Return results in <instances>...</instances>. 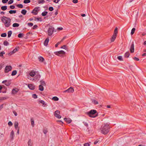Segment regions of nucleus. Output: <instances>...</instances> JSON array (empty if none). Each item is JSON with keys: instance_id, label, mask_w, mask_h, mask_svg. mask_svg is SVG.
Wrapping results in <instances>:
<instances>
[{"instance_id": "obj_1", "label": "nucleus", "mask_w": 146, "mask_h": 146, "mask_svg": "<svg viewBox=\"0 0 146 146\" xmlns=\"http://www.w3.org/2000/svg\"><path fill=\"white\" fill-rule=\"evenodd\" d=\"M1 20L5 27H8L10 26L11 19L10 18L3 16L1 18Z\"/></svg>"}, {"instance_id": "obj_2", "label": "nucleus", "mask_w": 146, "mask_h": 146, "mask_svg": "<svg viewBox=\"0 0 146 146\" xmlns=\"http://www.w3.org/2000/svg\"><path fill=\"white\" fill-rule=\"evenodd\" d=\"M110 127L109 125L105 124L101 127V132L105 135L107 134L109 131Z\"/></svg>"}, {"instance_id": "obj_3", "label": "nucleus", "mask_w": 146, "mask_h": 146, "mask_svg": "<svg viewBox=\"0 0 146 146\" xmlns=\"http://www.w3.org/2000/svg\"><path fill=\"white\" fill-rule=\"evenodd\" d=\"M87 113L89 117H96L98 115L96 111L94 110H91L90 111L87 112Z\"/></svg>"}, {"instance_id": "obj_4", "label": "nucleus", "mask_w": 146, "mask_h": 146, "mask_svg": "<svg viewBox=\"0 0 146 146\" xmlns=\"http://www.w3.org/2000/svg\"><path fill=\"white\" fill-rule=\"evenodd\" d=\"M54 28L52 26H50L48 30V34L49 36H51L53 33Z\"/></svg>"}, {"instance_id": "obj_5", "label": "nucleus", "mask_w": 146, "mask_h": 146, "mask_svg": "<svg viewBox=\"0 0 146 146\" xmlns=\"http://www.w3.org/2000/svg\"><path fill=\"white\" fill-rule=\"evenodd\" d=\"M12 68V66L10 65L6 66L5 69V72H8L9 71H11V70Z\"/></svg>"}, {"instance_id": "obj_6", "label": "nucleus", "mask_w": 146, "mask_h": 146, "mask_svg": "<svg viewBox=\"0 0 146 146\" xmlns=\"http://www.w3.org/2000/svg\"><path fill=\"white\" fill-rule=\"evenodd\" d=\"M65 52L63 50H60L55 52V54L59 56H62L63 55L65 54Z\"/></svg>"}, {"instance_id": "obj_7", "label": "nucleus", "mask_w": 146, "mask_h": 146, "mask_svg": "<svg viewBox=\"0 0 146 146\" xmlns=\"http://www.w3.org/2000/svg\"><path fill=\"white\" fill-rule=\"evenodd\" d=\"M74 91V90L73 88L71 87L67 90H64L63 91L64 93L68 92V93H72Z\"/></svg>"}, {"instance_id": "obj_8", "label": "nucleus", "mask_w": 146, "mask_h": 146, "mask_svg": "<svg viewBox=\"0 0 146 146\" xmlns=\"http://www.w3.org/2000/svg\"><path fill=\"white\" fill-rule=\"evenodd\" d=\"M39 8V7H36L32 11L31 13L35 15H36L38 13V11H39L38 9Z\"/></svg>"}, {"instance_id": "obj_9", "label": "nucleus", "mask_w": 146, "mask_h": 146, "mask_svg": "<svg viewBox=\"0 0 146 146\" xmlns=\"http://www.w3.org/2000/svg\"><path fill=\"white\" fill-rule=\"evenodd\" d=\"M60 114V111L58 110H56L54 112V115L56 117L60 119L61 118V116L59 115Z\"/></svg>"}, {"instance_id": "obj_10", "label": "nucleus", "mask_w": 146, "mask_h": 146, "mask_svg": "<svg viewBox=\"0 0 146 146\" xmlns=\"http://www.w3.org/2000/svg\"><path fill=\"white\" fill-rule=\"evenodd\" d=\"M3 83H5V85L7 86H9L11 84V80H5L2 82Z\"/></svg>"}, {"instance_id": "obj_11", "label": "nucleus", "mask_w": 146, "mask_h": 146, "mask_svg": "<svg viewBox=\"0 0 146 146\" xmlns=\"http://www.w3.org/2000/svg\"><path fill=\"white\" fill-rule=\"evenodd\" d=\"M130 50L131 53H133L134 52V44L133 42H132Z\"/></svg>"}, {"instance_id": "obj_12", "label": "nucleus", "mask_w": 146, "mask_h": 146, "mask_svg": "<svg viewBox=\"0 0 146 146\" xmlns=\"http://www.w3.org/2000/svg\"><path fill=\"white\" fill-rule=\"evenodd\" d=\"M28 87L30 89L34 90L35 89V86L33 84H29L28 85Z\"/></svg>"}, {"instance_id": "obj_13", "label": "nucleus", "mask_w": 146, "mask_h": 146, "mask_svg": "<svg viewBox=\"0 0 146 146\" xmlns=\"http://www.w3.org/2000/svg\"><path fill=\"white\" fill-rule=\"evenodd\" d=\"M19 90L17 88H13L12 91V94H17L19 91Z\"/></svg>"}, {"instance_id": "obj_14", "label": "nucleus", "mask_w": 146, "mask_h": 146, "mask_svg": "<svg viewBox=\"0 0 146 146\" xmlns=\"http://www.w3.org/2000/svg\"><path fill=\"white\" fill-rule=\"evenodd\" d=\"M40 77V76L39 74L36 75L35 77V78L33 79L32 80L33 81V80H34L36 81L37 80H38L39 79Z\"/></svg>"}, {"instance_id": "obj_15", "label": "nucleus", "mask_w": 146, "mask_h": 146, "mask_svg": "<svg viewBox=\"0 0 146 146\" xmlns=\"http://www.w3.org/2000/svg\"><path fill=\"white\" fill-rule=\"evenodd\" d=\"M64 120L68 123H70L72 121L71 119L69 118H64Z\"/></svg>"}, {"instance_id": "obj_16", "label": "nucleus", "mask_w": 146, "mask_h": 146, "mask_svg": "<svg viewBox=\"0 0 146 146\" xmlns=\"http://www.w3.org/2000/svg\"><path fill=\"white\" fill-rule=\"evenodd\" d=\"M49 41V38L48 37L45 40L44 44L45 46H47L48 45V43Z\"/></svg>"}, {"instance_id": "obj_17", "label": "nucleus", "mask_w": 146, "mask_h": 146, "mask_svg": "<svg viewBox=\"0 0 146 146\" xmlns=\"http://www.w3.org/2000/svg\"><path fill=\"white\" fill-rule=\"evenodd\" d=\"M10 137L12 140H13L14 136V133L13 130H12L10 134Z\"/></svg>"}, {"instance_id": "obj_18", "label": "nucleus", "mask_w": 146, "mask_h": 146, "mask_svg": "<svg viewBox=\"0 0 146 146\" xmlns=\"http://www.w3.org/2000/svg\"><path fill=\"white\" fill-rule=\"evenodd\" d=\"M29 75L32 77H34L36 75V72L31 71L29 73Z\"/></svg>"}, {"instance_id": "obj_19", "label": "nucleus", "mask_w": 146, "mask_h": 146, "mask_svg": "<svg viewBox=\"0 0 146 146\" xmlns=\"http://www.w3.org/2000/svg\"><path fill=\"white\" fill-rule=\"evenodd\" d=\"M117 36L113 35L111 38V42H112L114 41L115 40Z\"/></svg>"}, {"instance_id": "obj_20", "label": "nucleus", "mask_w": 146, "mask_h": 146, "mask_svg": "<svg viewBox=\"0 0 146 146\" xmlns=\"http://www.w3.org/2000/svg\"><path fill=\"white\" fill-rule=\"evenodd\" d=\"M14 125L15 128L16 129H18V122L17 121H15L14 123Z\"/></svg>"}, {"instance_id": "obj_21", "label": "nucleus", "mask_w": 146, "mask_h": 146, "mask_svg": "<svg viewBox=\"0 0 146 146\" xmlns=\"http://www.w3.org/2000/svg\"><path fill=\"white\" fill-rule=\"evenodd\" d=\"M117 27H116L115 29L114 30V32H113V35H115L117 36V34L118 31H117Z\"/></svg>"}, {"instance_id": "obj_22", "label": "nucleus", "mask_w": 146, "mask_h": 146, "mask_svg": "<svg viewBox=\"0 0 146 146\" xmlns=\"http://www.w3.org/2000/svg\"><path fill=\"white\" fill-rule=\"evenodd\" d=\"M44 87L42 85H40L39 86V90L40 91H42L44 90Z\"/></svg>"}, {"instance_id": "obj_23", "label": "nucleus", "mask_w": 146, "mask_h": 146, "mask_svg": "<svg viewBox=\"0 0 146 146\" xmlns=\"http://www.w3.org/2000/svg\"><path fill=\"white\" fill-rule=\"evenodd\" d=\"M130 55V54L129 52H126L124 56L125 57H126L127 58L129 57Z\"/></svg>"}, {"instance_id": "obj_24", "label": "nucleus", "mask_w": 146, "mask_h": 146, "mask_svg": "<svg viewBox=\"0 0 146 146\" xmlns=\"http://www.w3.org/2000/svg\"><path fill=\"white\" fill-rule=\"evenodd\" d=\"M28 144L29 146H32V141L31 139H29L28 142Z\"/></svg>"}, {"instance_id": "obj_25", "label": "nucleus", "mask_w": 146, "mask_h": 146, "mask_svg": "<svg viewBox=\"0 0 146 146\" xmlns=\"http://www.w3.org/2000/svg\"><path fill=\"white\" fill-rule=\"evenodd\" d=\"M27 12V11L25 9H23L21 11V13L23 15H25L26 14Z\"/></svg>"}, {"instance_id": "obj_26", "label": "nucleus", "mask_w": 146, "mask_h": 146, "mask_svg": "<svg viewBox=\"0 0 146 146\" xmlns=\"http://www.w3.org/2000/svg\"><path fill=\"white\" fill-rule=\"evenodd\" d=\"M7 8V7L6 6H2L1 7V9L3 11L6 10Z\"/></svg>"}, {"instance_id": "obj_27", "label": "nucleus", "mask_w": 146, "mask_h": 146, "mask_svg": "<svg viewBox=\"0 0 146 146\" xmlns=\"http://www.w3.org/2000/svg\"><path fill=\"white\" fill-rule=\"evenodd\" d=\"M19 47H16L12 51L13 52V53H15L16 52L19 50Z\"/></svg>"}, {"instance_id": "obj_28", "label": "nucleus", "mask_w": 146, "mask_h": 146, "mask_svg": "<svg viewBox=\"0 0 146 146\" xmlns=\"http://www.w3.org/2000/svg\"><path fill=\"white\" fill-rule=\"evenodd\" d=\"M40 83L42 85L45 86L46 85L44 81H43V80H41L40 81Z\"/></svg>"}, {"instance_id": "obj_29", "label": "nucleus", "mask_w": 146, "mask_h": 146, "mask_svg": "<svg viewBox=\"0 0 146 146\" xmlns=\"http://www.w3.org/2000/svg\"><path fill=\"white\" fill-rule=\"evenodd\" d=\"M12 34V32L11 31H9L8 33V37L9 38L11 37V35Z\"/></svg>"}, {"instance_id": "obj_30", "label": "nucleus", "mask_w": 146, "mask_h": 146, "mask_svg": "<svg viewBox=\"0 0 146 146\" xmlns=\"http://www.w3.org/2000/svg\"><path fill=\"white\" fill-rule=\"evenodd\" d=\"M19 25V24L17 23H14L13 25V27H18Z\"/></svg>"}, {"instance_id": "obj_31", "label": "nucleus", "mask_w": 146, "mask_h": 146, "mask_svg": "<svg viewBox=\"0 0 146 146\" xmlns=\"http://www.w3.org/2000/svg\"><path fill=\"white\" fill-rule=\"evenodd\" d=\"M39 102H40V103H41L43 105L44 107L45 106L46 104H45L44 102V101L42 100H40L39 101Z\"/></svg>"}, {"instance_id": "obj_32", "label": "nucleus", "mask_w": 146, "mask_h": 146, "mask_svg": "<svg viewBox=\"0 0 146 146\" xmlns=\"http://www.w3.org/2000/svg\"><path fill=\"white\" fill-rule=\"evenodd\" d=\"M9 13L11 14L15 13H16V10H10L9 11Z\"/></svg>"}, {"instance_id": "obj_33", "label": "nucleus", "mask_w": 146, "mask_h": 146, "mask_svg": "<svg viewBox=\"0 0 146 146\" xmlns=\"http://www.w3.org/2000/svg\"><path fill=\"white\" fill-rule=\"evenodd\" d=\"M135 31V28H133L131 30V35H133Z\"/></svg>"}, {"instance_id": "obj_34", "label": "nucleus", "mask_w": 146, "mask_h": 146, "mask_svg": "<svg viewBox=\"0 0 146 146\" xmlns=\"http://www.w3.org/2000/svg\"><path fill=\"white\" fill-rule=\"evenodd\" d=\"M17 73V71L16 70L13 71L11 74V75L13 76L15 75Z\"/></svg>"}, {"instance_id": "obj_35", "label": "nucleus", "mask_w": 146, "mask_h": 146, "mask_svg": "<svg viewBox=\"0 0 146 146\" xmlns=\"http://www.w3.org/2000/svg\"><path fill=\"white\" fill-rule=\"evenodd\" d=\"M24 34L22 33H20L18 34V36L19 38H21L23 37Z\"/></svg>"}, {"instance_id": "obj_36", "label": "nucleus", "mask_w": 146, "mask_h": 146, "mask_svg": "<svg viewBox=\"0 0 146 146\" xmlns=\"http://www.w3.org/2000/svg\"><path fill=\"white\" fill-rule=\"evenodd\" d=\"M47 13H48L47 12L44 11L42 13L41 15L43 16H45L46 15H47Z\"/></svg>"}, {"instance_id": "obj_37", "label": "nucleus", "mask_w": 146, "mask_h": 146, "mask_svg": "<svg viewBox=\"0 0 146 146\" xmlns=\"http://www.w3.org/2000/svg\"><path fill=\"white\" fill-rule=\"evenodd\" d=\"M3 44L4 45L7 46L9 45V43L7 41L5 40L4 41Z\"/></svg>"}, {"instance_id": "obj_38", "label": "nucleus", "mask_w": 146, "mask_h": 146, "mask_svg": "<svg viewBox=\"0 0 146 146\" xmlns=\"http://www.w3.org/2000/svg\"><path fill=\"white\" fill-rule=\"evenodd\" d=\"M31 1L30 0H25L23 1L24 3L27 4L28 3L30 2Z\"/></svg>"}, {"instance_id": "obj_39", "label": "nucleus", "mask_w": 146, "mask_h": 146, "mask_svg": "<svg viewBox=\"0 0 146 146\" xmlns=\"http://www.w3.org/2000/svg\"><path fill=\"white\" fill-rule=\"evenodd\" d=\"M31 125L33 127L34 126V120L33 119H31Z\"/></svg>"}, {"instance_id": "obj_40", "label": "nucleus", "mask_w": 146, "mask_h": 146, "mask_svg": "<svg viewBox=\"0 0 146 146\" xmlns=\"http://www.w3.org/2000/svg\"><path fill=\"white\" fill-rule=\"evenodd\" d=\"M52 99L53 100L56 101H58L59 100L58 98L56 96L52 98Z\"/></svg>"}, {"instance_id": "obj_41", "label": "nucleus", "mask_w": 146, "mask_h": 146, "mask_svg": "<svg viewBox=\"0 0 146 146\" xmlns=\"http://www.w3.org/2000/svg\"><path fill=\"white\" fill-rule=\"evenodd\" d=\"M61 48H63L65 49L66 50H67L68 49V48L67 47V46L66 45H64L62 46Z\"/></svg>"}, {"instance_id": "obj_42", "label": "nucleus", "mask_w": 146, "mask_h": 146, "mask_svg": "<svg viewBox=\"0 0 146 146\" xmlns=\"http://www.w3.org/2000/svg\"><path fill=\"white\" fill-rule=\"evenodd\" d=\"M117 59L120 61H122L123 60L122 56H119L117 57Z\"/></svg>"}, {"instance_id": "obj_43", "label": "nucleus", "mask_w": 146, "mask_h": 146, "mask_svg": "<svg viewBox=\"0 0 146 146\" xmlns=\"http://www.w3.org/2000/svg\"><path fill=\"white\" fill-rule=\"evenodd\" d=\"M7 36V34L5 33H3L1 34V36L2 37H5Z\"/></svg>"}, {"instance_id": "obj_44", "label": "nucleus", "mask_w": 146, "mask_h": 146, "mask_svg": "<svg viewBox=\"0 0 146 146\" xmlns=\"http://www.w3.org/2000/svg\"><path fill=\"white\" fill-rule=\"evenodd\" d=\"M45 2V1L44 0H40L38 1L39 4L44 3Z\"/></svg>"}, {"instance_id": "obj_45", "label": "nucleus", "mask_w": 146, "mask_h": 146, "mask_svg": "<svg viewBox=\"0 0 146 146\" xmlns=\"http://www.w3.org/2000/svg\"><path fill=\"white\" fill-rule=\"evenodd\" d=\"M39 60L40 61L42 62L44 60V59L42 57H40L39 58Z\"/></svg>"}, {"instance_id": "obj_46", "label": "nucleus", "mask_w": 146, "mask_h": 146, "mask_svg": "<svg viewBox=\"0 0 146 146\" xmlns=\"http://www.w3.org/2000/svg\"><path fill=\"white\" fill-rule=\"evenodd\" d=\"M92 102L95 104H98V102L95 100H92Z\"/></svg>"}, {"instance_id": "obj_47", "label": "nucleus", "mask_w": 146, "mask_h": 146, "mask_svg": "<svg viewBox=\"0 0 146 146\" xmlns=\"http://www.w3.org/2000/svg\"><path fill=\"white\" fill-rule=\"evenodd\" d=\"M4 54H5V52L4 51L1 52L0 53V56L3 57V55Z\"/></svg>"}, {"instance_id": "obj_48", "label": "nucleus", "mask_w": 146, "mask_h": 146, "mask_svg": "<svg viewBox=\"0 0 146 146\" xmlns=\"http://www.w3.org/2000/svg\"><path fill=\"white\" fill-rule=\"evenodd\" d=\"M17 6L20 8H22L23 7V5L21 4H19L17 5Z\"/></svg>"}, {"instance_id": "obj_49", "label": "nucleus", "mask_w": 146, "mask_h": 146, "mask_svg": "<svg viewBox=\"0 0 146 146\" xmlns=\"http://www.w3.org/2000/svg\"><path fill=\"white\" fill-rule=\"evenodd\" d=\"M32 97L35 99L36 98H37V95L35 94H33Z\"/></svg>"}, {"instance_id": "obj_50", "label": "nucleus", "mask_w": 146, "mask_h": 146, "mask_svg": "<svg viewBox=\"0 0 146 146\" xmlns=\"http://www.w3.org/2000/svg\"><path fill=\"white\" fill-rule=\"evenodd\" d=\"M6 99L5 97H1L0 98V102L2 101V100Z\"/></svg>"}, {"instance_id": "obj_51", "label": "nucleus", "mask_w": 146, "mask_h": 146, "mask_svg": "<svg viewBox=\"0 0 146 146\" xmlns=\"http://www.w3.org/2000/svg\"><path fill=\"white\" fill-rule=\"evenodd\" d=\"M28 25L29 27H32L33 25V23H29L28 24Z\"/></svg>"}, {"instance_id": "obj_52", "label": "nucleus", "mask_w": 146, "mask_h": 146, "mask_svg": "<svg viewBox=\"0 0 146 146\" xmlns=\"http://www.w3.org/2000/svg\"><path fill=\"white\" fill-rule=\"evenodd\" d=\"M13 2V0H10L8 2V3L9 4H11Z\"/></svg>"}, {"instance_id": "obj_53", "label": "nucleus", "mask_w": 146, "mask_h": 146, "mask_svg": "<svg viewBox=\"0 0 146 146\" xmlns=\"http://www.w3.org/2000/svg\"><path fill=\"white\" fill-rule=\"evenodd\" d=\"M8 124L10 126H11L13 125V123L11 121H9L8 123Z\"/></svg>"}, {"instance_id": "obj_54", "label": "nucleus", "mask_w": 146, "mask_h": 146, "mask_svg": "<svg viewBox=\"0 0 146 146\" xmlns=\"http://www.w3.org/2000/svg\"><path fill=\"white\" fill-rule=\"evenodd\" d=\"M48 9L50 11H52L54 9L52 7H50Z\"/></svg>"}, {"instance_id": "obj_55", "label": "nucleus", "mask_w": 146, "mask_h": 146, "mask_svg": "<svg viewBox=\"0 0 146 146\" xmlns=\"http://www.w3.org/2000/svg\"><path fill=\"white\" fill-rule=\"evenodd\" d=\"M14 54V53H13V51H12L11 52H10L8 53V54L9 55V56H10Z\"/></svg>"}, {"instance_id": "obj_56", "label": "nucleus", "mask_w": 146, "mask_h": 146, "mask_svg": "<svg viewBox=\"0 0 146 146\" xmlns=\"http://www.w3.org/2000/svg\"><path fill=\"white\" fill-rule=\"evenodd\" d=\"M8 0H2V2L3 3H7Z\"/></svg>"}, {"instance_id": "obj_57", "label": "nucleus", "mask_w": 146, "mask_h": 146, "mask_svg": "<svg viewBox=\"0 0 146 146\" xmlns=\"http://www.w3.org/2000/svg\"><path fill=\"white\" fill-rule=\"evenodd\" d=\"M38 27V26L37 25H34L33 27V29H36Z\"/></svg>"}, {"instance_id": "obj_58", "label": "nucleus", "mask_w": 146, "mask_h": 146, "mask_svg": "<svg viewBox=\"0 0 146 146\" xmlns=\"http://www.w3.org/2000/svg\"><path fill=\"white\" fill-rule=\"evenodd\" d=\"M10 8L11 9H15V6L14 5H11L10 6Z\"/></svg>"}, {"instance_id": "obj_59", "label": "nucleus", "mask_w": 146, "mask_h": 146, "mask_svg": "<svg viewBox=\"0 0 146 146\" xmlns=\"http://www.w3.org/2000/svg\"><path fill=\"white\" fill-rule=\"evenodd\" d=\"M5 87V86L4 85H2V86L0 85V93L1 92V90L2 89L3 87Z\"/></svg>"}, {"instance_id": "obj_60", "label": "nucleus", "mask_w": 146, "mask_h": 146, "mask_svg": "<svg viewBox=\"0 0 146 146\" xmlns=\"http://www.w3.org/2000/svg\"><path fill=\"white\" fill-rule=\"evenodd\" d=\"M73 2L74 3H76L78 2V0H73Z\"/></svg>"}, {"instance_id": "obj_61", "label": "nucleus", "mask_w": 146, "mask_h": 146, "mask_svg": "<svg viewBox=\"0 0 146 146\" xmlns=\"http://www.w3.org/2000/svg\"><path fill=\"white\" fill-rule=\"evenodd\" d=\"M133 59L134 60H136L137 61H139V59L138 58L136 57H134V58H133Z\"/></svg>"}, {"instance_id": "obj_62", "label": "nucleus", "mask_w": 146, "mask_h": 146, "mask_svg": "<svg viewBox=\"0 0 146 146\" xmlns=\"http://www.w3.org/2000/svg\"><path fill=\"white\" fill-rule=\"evenodd\" d=\"M43 133L44 134H46L47 132V131L46 129H44L43 131Z\"/></svg>"}, {"instance_id": "obj_63", "label": "nucleus", "mask_w": 146, "mask_h": 146, "mask_svg": "<svg viewBox=\"0 0 146 146\" xmlns=\"http://www.w3.org/2000/svg\"><path fill=\"white\" fill-rule=\"evenodd\" d=\"M13 113L15 115V116H16L17 115V112L15 111H13Z\"/></svg>"}, {"instance_id": "obj_64", "label": "nucleus", "mask_w": 146, "mask_h": 146, "mask_svg": "<svg viewBox=\"0 0 146 146\" xmlns=\"http://www.w3.org/2000/svg\"><path fill=\"white\" fill-rule=\"evenodd\" d=\"M89 144L88 143H86L84 144V146H89Z\"/></svg>"}]
</instances>
